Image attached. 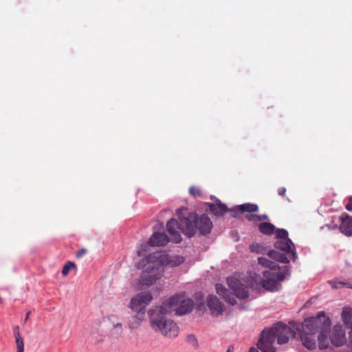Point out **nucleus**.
Masks as SVG:
<instances>
[{"label":"nucleus","instance_id":"38","mask_svg":"<svg viewBox=\"0 0 352 352\" xmlns=\"http://www.w3.org/2000/svg\"><path fill=\"white\" fill-rule=\"evenodd\" d=\"M227 352H232V350H231L230 347V348H228V349Z\"/></svg>","mask_w":352,"mask_h":352},{"label":"nucleus","instance_id":"8","mask_svg":"<svg viewBox=\"0 0 352 352\" xmlns=\"http://www.w3.org/2000/svg\"><path fill=\"white\" fill-rule=\"evenodd\" d=\"M162 303L168 304V307H171V312L174 311L179 316L190 312L195 305L192 299L185 298L182 294L173 296Z\"/></svg>","mask_w":352,"mask_h":352},{"label":"nucleus","instance_id":"33","mask_svg":"<svg viewBox=\"0 0 352 352\" xmlns=\"http://www.w3.org/2000/svg\"><path fill=\"white\" fill-rule=\"evenodd\" d=\"M278 194L280 196L285 197L286 188L285 187H280L278 189Z\"/></svg>","mask_w":352,"mask_h":352},{"label":"nucleus","instance_id":"28","mask_svg":"<svg viewBox=\"0 0 352 352\" xmlns=\"http://www.w3.org/2000/svg\"><path fill=\"white\" fill-rule=\"evenodd\" d=\"M147 244H142L137 250V254L138 256H146V253L147 252Z\"/></svg>","mask_w":352,"mask_h":352},{"label":"nucleus","instance_id":"11","mask_svg":"<svg viewBox=\"0 0 352 352\" xmlns=\"http://www.w3.org/2000/svg\"><path fill=\"white\" fill-rule=\"evenodd\" d=\"M207 305L214 316H218L223 312V305L216 296L209 295L207 297Z\"/></svg>","mask_w":352,"mask_h":352},{"label":"nucleus","instance_id":"3","mask_svg":"<svg viewBox=\"0 0 352 352\" xmlns=\"http://www.w3.org/2000/svg\"><path fill=\"white\" fill-rule=\"evenodd\" d=\"M292 326L284 324L283 322L276 323L273 327L267 330H263L261 333L257 346L263 352H276L274 346L276 339L278 344L288 342L289 340L295 337L296 331H299L300 336L302 333V324L289 323Z\"/></svg>","mask_w":352,"mask_h":352},{"label":"nucleus","instance_id":"6","mask_svg":"<svg viewBox=\"0 0 352 352\" xmlns=\"http://www.w3.org/2000/svg\"><path fill=\"white\" fill-rule=\"evenodd\" d=\"M182 223L185 224L184 234L188 237L194 236L197 231L202 235H206L211 232L212 223L207 214H202L199 218L194 213H189L186 218L182 219Z\"/></svg>","mask_w":352,"mask_h":352},{"label":"nucleus","instance_id":"7","mask_svg":"<svg viewBox=\"0 0 352 352\" xmlns=\"http://www.w3.org/2000/svg\"><path fill=\"white\" fill-rule=\"evenodd\" d=\"M227 284L229 288L233 292L231 294L225 287L221 284L216 285L217 293L221 296L224 300L232 305H234L236 303L234 296L245 299L248 298V291L244 288L240 281L234 277H228L227 278Z\"/></svg>","mask_w":352,"mask_h":352},{"label":"nucleus","instance_id":"15","mask_svg":"<svg viewBox=\"0 0 352 352\" xmlns=\"http://www.w3.org/2000/svg\"><path fill=\"white\" fill-rule=\"evenodd\" d=\"M145 313H138L134 316L130 317L127 322V327L131 330L138 329L142 325V323L144 318Z\"/></svg>","mask_w":352,"mask_h":352},{"label":"nucleus","instance_id":"17","mask_svg":"<svg viewBox=\"0 0 352 352\" xmlns=\"http://www.w3.org/2000/svg\"><path fill=\"white\" fill-rule=\"evenodd\" d=\"M108 320L111 324V330L116 334H121L123 332V324L116 315H111L108 317Z\"/></svg>","mask_w":352,"mask_h":352},{"label":"nucleus","instance_id":"14","mask_svg":"<svg viewBox=\"0 0 352 352\" xmlns=\"http://www.w3.org/2000/svg\"><path fill=\"white\" fill-rule=\"evenodd\" d=\"M340 225L339 229L342 233L347 236L352 235V217L345 214L340 217Z\"/></svg>","mask_w":352,"mask_h":352},{"label":"nucleus","instance_id":"36","mask_svg":"<svg viewBox=\"0 0 352 352\" xmlns=\"http://www.w3.org/2000/svg\"><path fill=\"white\" fill-rule=\"evenodd\" d=\"M30 315V311H28V312L26 314V315H25V322H26V321L28 320Z\"/></svg>","mask_w":352,"mask_h":352},{"label":"nucleus","instance_id":"5","mask_svg":"<svg viewBox=\"0 0 352 352\" xmlns=\"http://www.w3.org/2000/svg\"><path fill=\"white\" fill-rule=\"evenodd\" d=\"M258 264L266 268L263 271L264 278L261 280L262 287L270 292L278 291L281 287L280 282L289 275L288 266L280 267L276 262L265 257L258 258Z\"/></svg>","mask_w":352,"mask_h":352},{"label":"nucleus","instance_id":"13","mask_svg":"<svg viewBox=\"0 0 352 352\" xmlns=\"http://www.w3.org/2000/svg\"><path fill=\"white\" fill-rule=\"evenodd\" d=\"M169 238L164 232H155L148 241L151 246H164L169 241Z\"/></svg>","mask_w":352,"mask_h":352},{"label":"nucleus","instance_id":"16","mask_svg":"<svg viewBox=\"0 0 352 352\" xmlns=\"http://www.w3.org/2000/svg\"><path fill=\"white\" fill-rule=\"evenodd\" d=\"M230 211L235 214L237 213L238 212H240L241 213H252L258 211V206L255 204L245 203L236 206L233 209L230 210Z\"/></svg>","mask_w":352,"mask_h":352},{"label":"nucleus","instance_id":"20","mask_svg":"<svg viewBox=\"0 0 352 352\" xmlns=\"http://www.w3.org/2000/svg\"><path fill=\"white\" fill-rule=\"evenodd\" d=\"M268 256L278 262H280L283 263H289V260L285 254L280 253L276 250L270 251L268 253Z\"/></svg>","mask_w":352,"mask_h":352},{"label":"nucleus","instance_id":"10","mask_svg":"<svg viewBox=\"0 0 352 352\" xmlns=\"http://www.w3.org/2000/svg\"><path fill=\"white\" fill-rule=\"evenodd\" d=\"M153 296L150 292H140L133 298L130 302V308L138 313L145 312L146 307L152 301Z\"/></svg>","mask_w":352,"mask_h":352},{"label":"nucleus","instance_id":"19","mask_svg":"<svg viewBox=\"0 0 352 352\" xmlns=\"http://www.w3.org/2000/svg\"><path fill=\"white\" fill-rule=\"evenodd\" d=\"M342 318L345 325L352 329V309L344 307L342 312Z\"/></svg>","mask_w":352,"mask_h":352},{"label":"nucleus","instance_id":"37","mask_svg":"<svg viewBox=\"0 0 352 352\" xmlns=\"http://www.w3.org/2000/svg\"><path fill=\"white\" fill-rule=\"evenodd\" d=\"M143 266H144V265H141L140 263H138V267L139 268H140V267H143Z\"/></svg>","mask_w":352,"mask_h":352},{"label":"nucleus","instance_id":"18","mask_svg":"<svg viewBox=\"0 0 352 352\" xmlns=\"http://www.w3.org/2000/svg\"><path fill=\"white\" fill-rule=\"evenodd\" d=\"M210 210L215 216H223L227 212L228 208L225 204L219 202L210 204Z\"/></svg>","mask_w":352,"mask_h":352},{"label":"nucleus","instance_id":"22","mask_svg":"<svg viewBox=\"0 0 352 352\" xmlns=\"http://www.w3.org/2000/svg\"><path fill=\"white\" fill-rule=\"evenodd\" d=\"M275 227L270 223H261L258 226L259 231L264 234L270 235L273 233Z\"/></svg>","mask_w":352,"mask_h":352},{"label":"nucleus","instance_id":"23","mask_svg":"<svg viewBox=\"0 0 352 352\" xmlns=\"http://www.w3.org/2000/svg\"><path fill=\"white\" fill-rule=\"evenodd\" d=\"M329 285L331 286V287L334 289H338L342 287H346L349 288H352V286L349 284L347 282H343V281H338L336 280H329L328 282Z\"/></svg>","mask_w":352,"mask_h":352},{"label":"nucleus","instance_id":"39","mask_svg":"<svg viewBox=\"0 0 352 352\" xmlns=\"http://www.w3.org/2000/svg\"><path fill=\"white\" fill-rule=\"evenodd\" d=\"M3 303V300L2 298L0 297V304Z\"/></svg>","mask_w":352,"mask_h":352},{"label":"nucleus","instance_id":"26","mask_svg":"<svg viewBox=\"0 0 352 352\" xmlns=\"http://www.w3.org/2000/svg\"><path fill=\"white\" fill-rule=\"evenodd\" d=\"M189 192L195 197H201L202 196V192L200 188L195 186H192L190 188Z\"/></svg>","mask_w":352,"mask_h":352},{"label":"nucleus","instance_id":"27","mask_svg":"<svg viewBox=\"0 0 352 352\" xmlns=\"http://www.w3.org/2000/svg\"><path fill=\"white\" fill-rule=\"evenodd\" d=\"M276 236L279 240L288 239V232L286 230L278 229L277 230Z\"/></svg>","mask_w":352,"mask_h":352},{"label":"nucleus","instance_id":"30","mask_svg":"<svg viewBox=\"0 0 352 352\" xmlns=\"http://www.w3.org/2000/svg\"><path fill=\"white\" fill-rule=\"evenodd\" d=\"M87 252V250L85 248H81L80 250H78L76 253V257L77 258H82L86 253Z\"/></svg>","mask_w":352,"mask_h":352},{"label":"nucleus","instance_id":"32","mask_svg":"<svg viewBox=\"0 0 352 352\" xmlns=\"http://www.w3.org/2000/svg\"><path fill=\"white\" fill-rule=\"evenodd\" d=\"M345 208L349 211L352 210V196L349 198V201L345 206Z\"/></svg>","mask_w":352,"mask_h":352},{"label":"nucleus","instance_id":"12","mask_svg":"<svg viewBox=\"0 0 352 352\" xmlns=\"http://www.w3.org/2000/svg\"><path fill=\"white\" fill-rule=\"evenodd\" d=\"M292 246H294V244L289 239L285 240H278L274 243V247L277 250H280L286 253H291L292 258L294 261H295L298 256L296 252L294 251Z\"/></svg>","mask_w":352,"mask_h":352},{"label":"nucleus","instance_id":"25","mask_svg":"<svg viewBox=\"0 0 352 352\" xmlns=\"http://www.w3.org/2000/svg\"><path fill=\"white\" fill-rule=\"evenodd\" d=\"M76 266L74 263L68 261L67 262L62 269V274L63 276L68 275L69 270L72 269H76Z\"/></svg>","mask_w":352,"mask_h":352},{"label":"nucleus","instance_id":"1","mask_svg":"<svg viewBox=\"0 0 352 352\" xmlns=\"http://www.w3.org/2000/svg\"><path fill=\"white\" fill-rule=\"evenodd\" d=\"M331 324L330 318L322 311L316 317L305 319L302 323L301 341L303 346L309 350L315 349V335L317 332H319L318 341L320 349H327L331 344L336 346H342L346 342L342 326L336 324L330 331Z\"/></svg>","mask_w":352,"mask_h":352},{"label":"nucleus","instance_id":"4","mask_svg":"<svg viewBox=\"0 0 352 352\" xmlns=\"http://www.w3.org/2000/svg\"><path fill=\"white\" fill-rule=\"evenodd\" d=\"M171 312L168 304H162L148 311L151 328L156 333H160L168 338H175L179 333V327L172 319L166 316Z\"/></svg>","mask_w":352,"mask_h":352},{"label":"nucleus","instance_id":"29","mask_svg":"<svg viewBox=\"0 0 352 352\" xmlns=\"http://www.w3.org/2000/svg\"><path fill=\"white\" fill-rule=\"evenodd\" d=\"M245 218L250 221L258 222L259 221V217L258 214H248L245 215Z\"/></svg>","mask_w":352,"mask_h":352},{"label":"nucleus","instance_id":"2","mask_svg":"<svg viewBox=\"0 0 352 352\" xmlns=\"http://www.w3.org/2000/svg\"><path fill=\"white\" fill-rule=\"evenodd\" d=\"M149 263L148 267L142 272L140 283L144 285H151L157 280L160 279L164 273L163 266H177L184 263L183 256H171L164 252H156L146 256Z\"/></svg>","mask_w":352,"mask_h":352},{"label":"nucleus","instance_id":"35","mask_svg":"<svg viewBox=\"0 0 352 352\" xmlns=\"http://www.w3.org/2000/svg\"><path fill=\"white\" fill-rule=\"evenodd\" d=\"M249 352H259L258 350L256 348H250Z\"/></svg>","mask_w":352,"mask_h":352},{"label":"nucleus","instance_id":"34","mask_svg":"<svg viewBox=\"0 0 352 352\" xmlns=\"http://www.w3.org/2000/svg\"><path fill=\"white\" fill-rule=\"evenodd\" d=\"M259 221L267 220L268 217L266 214L258 215Z\"/></svg>","mask_w":352,"mask_h":352},{"label":"nucleus","instance_id":"9","mask_svg":"<svg viewBox=\"0 0 352 352\" xmlns=\"http://www.w3.org/2000/svg\"><path fill=\"white\" fill-rule=\"evenodd\" d=\"M186 211L187 209L185 208H181L177 210V214L179 220H181V218H186L183 216L184 212ZM182 227H185V224L182 223V221H180V223H179L175 219L173 218L168 221L166 225L167 230L170 235L171 241L174 243H177L182 241L181 232L184 230Z\"/></svg>","mask_w":352,"mask_h":352},{"label":"nucleus","instance_id":"24","mask_svg":"<svg viewBox=\"0 0 352 352\" xmlns=\"http://www.w3.org/2000/svg\"><path fill=\"white\" fill-rule=\"evenodd\" d=\"M186 341L195 349H198L199 343L197 337L194 334H189L186 338Z\"/></svg>","mask_w":352,"mask_h":352},{"label":"nucleus","instance_id":"21","mask_svg":"<svg viewBox=\"0 0 352 352\" xmlns=\"http://www.w3.org/2000/svg\"><path fill=\"white\" fill-rule=\"evenodd\" d=\"M14 334L16 344V352H23L24 351V343L22 337L19 333V327L18 326L14 328Z\"/></svg>","mask_w":352,"mask_h":352},{"label":"nucleus","instance_id":"31","mask_svg":"<svg viewBox=\"0 0 352 352\" xmlns=\"http://www.w3.org/2000/svg\"><path fill=\"white\" fill-rule=\"evenodd\" d=\"M261 248V246L258 243L252 244L250 246V249L252 252H259Z\"/></svg>","mask_w":352,"mask_h":352}]
</instances>
